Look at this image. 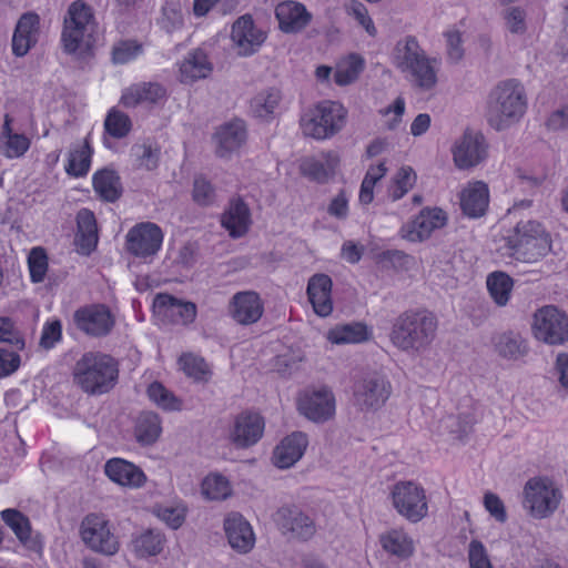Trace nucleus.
Segmentation results:
<instances>
[{"label": "nucleus", "mask_w": 568, "mask_h": 568, "mask_svg": "<svg viewBox=\"0 0 568 568\" xmlns=\"http://www.w3.org/2000/svg\"><path fill=\"white\" fill-rule=\"evenodd\" d=\"M332 286V280L326 274H315L308 280V300L318 316H328L333 311Z\"/></svg>", "instance_id": "obj_25"}, {"label": "nucleus", "mask_w": 568, "mask_h": 568, "mask_svg": "<svg viewBox=\"0 0 568 568\" xmlns=\"http://www.w3.org/2000/svg\"><path fill=\"white\" fill-rule=\"evenodd\" d=\"M337 165V158L327 154L325 161L315 158H306L301 162L300 169L303 175L318 183L328 181L334 174Z\"/></svg>", "instance_id": "obj_41"}, {"label": "nucleus", "mask_w": 568, "mask_h": 568, "mask_svg": "<svg viewBox=\"0 0 568 568\" xmlns=\"http://www.w3.org/2000/svg\"><path fill=\"white\" fill-rule=\"evenodd\" d=\"M275 16L280 29L286 33H293L304 29L311 21V14L298 2L285 1L277 4Z\"/></svg>", "instance_id": "obj_30"}, {"label": "nucleus", "mask_w": 568, "mask_h": 568, "mask_svg": "<svg viewBox=\"0 0 568 568\" xmlns=\"http://www.w3.org/2000/svg\"><path fill=\"white\" fill-rule=\"evenodd\" d=\"M224 530L230 546L240 554L248 552L255 536L250 523L239 513H231L224 519Z\"/></svg>", "instance_id": "obj_22"}, {"label": "nucleus", "mask_w": 568, "mask_h": 568, "mask_svg": "<svg viewBox=\"0 0 568 568\" xmlns=\"http://www.w3.org/2000/svg\"><path fill=\"white\" fill-rule=\"evenodd\" d=\"M468 560L470 568H493L484 544L471 540L468 547Z\"/></svg>", "instance_id": "obj_63"}, {"label": "nucleus", "mask_w": 568, "mask_h": 568, "mask_svg": "<svg viewBox=\"0 0 568 568\" xmlns=\"http://www.w3.org/2000/svg\"><path fill=\"white\" fill-rule=\"evenodd\" d=\"M29 148L30 140L24 134H10L7 138L2 154L9 159L20 158Z\"/></svg>", "instance_id": "obj_60"}, {"label": "nucleus", "mask_w": 568, "mask_h": 568, "mask_svg": "<svg viewBox=\"0 0 568 568\" xmlns=\"http://www.w3.org/2000/svg\"><path fill=\"white\" fill-rule=\"evenodd\" d=\"M162 432L161 419L156 413L142 412L135 424V437L142 445L154 444Z\"/></svg>", "instance_id": "obj_42"}, {"label": "nucleus", "mask_w": 568, "mask_h": 568, "mask_svg": "<svg viewBox=\"0 0 568 568\" xmlns=\"http://www.w3.org/2000/svg\"><path fill=\"white\" fill-rule=\"evenodd\" d=\"M489 204V190L481 181L469 183L460 193V207L471 219L485 215Z\"/></svg>", "instance_id": "obj_28"}, {"label": "nucleus", "mask_w": 568, "mask_h": 568, "mask_svg": "<svg viewBox=\"0 0 568 568\" xmlns=\"http://www.w3.org/2000/svg\"><path fill=\"white\" fill-rule=\"evenodd\" d=\"M307 444L304 433L295 432L286 436L274 449L273 464L282 469L292 467L302 458Z\"/></svg>", "instance_id": "obj_24"}, {"label": "nucleus", "mask_w": 568, "mask_h": 568, "mask_svg": "<svg viewBox=\"0 0 568 568\" xmlns=\"http://www.w3.org/2000/svg\"><path fill=\"white\" fill-rule=\"evenodd\" d=\"M436 60L427 57L426 52L422 51V57H416L412 61V67L400 70L402 73L409 75L410 82L418 89L424 91L432 90L437 83V70L433 63Z\"/></svg>", "instance_id": "obj_35"}, {"label": "nucleus", "mask_w": 568, "mask_h": 568, "mask_svg": "<svg viewBox=\"0 0 568 568\" xmlns=\"http://www.w3.org/2000/svg\"><path fill=\"white\" fill-rule=\"evenodd\" d=\"M487 156V145L483 134L466 130L453 148L456 166L462 170L478 165Z\"/></svg>", "instance_id": "obj_15"}, {"label": "nucleus", "mask_w": 568, "mask_h": 568, "mask_svg": "<svg viewBox=\"0 0 568 568\" xmlns=\"http://www.w3.org/2000/svg\"><path fill=\"white\" fill-rule=\"evenodd\" d=\"M390 498L396 511L410 523H418L427 516L428 505L425 489L415 481L396 483L390 490Z\"/></svg>", "instance_id": "obj_8"}, {"label": "nucleus", "mask_w": 568, "mask_h": 568, "mask_svg": "<svg viewBox=\"0 0 568 568\" xmlns=\"http://www.w3.org/2000/svg\"><path fill=\"white\" fill-rule=\"evenodd\" d=\"M231 38L242 55H251L265 41V33L254 26L251 16L240 17L232 27Z\"/></svg>", "instance_id": "obj_20"}, {"label": "nucleus", "mask_w": 568, "mask_h": 568, "mask_svg": "<svg viewBox=\"0 0 568 568\" xmlns=\"http://www.w3.org/2000/svg\"><path fill=\"white\" fill-rule=\"evenodd\" d=\"M346 111L342 104L323 101L308 110L301 119V128L306 136L324 140L336 134L344 126Z\"/></svg>", "instance_id": "obj_6"}, {"label": "nucleus", "mask_w": 568, "mask_h": 568, "mask_svg": "<svg viewBox=\"0 0 568 568\" xmlns=\"http://www.w3.org/2000/svg\"><path fill=\"white\" fill-rule=\"evenodd\" d=\"M230 316L240 325L256 323L263 315L264 305L254 291L235 293L229 303Z\"/></svg>", "instance_id": "obj_18"}, {"label": "nucleus", "mask_w": 568, "mask_h": 568, "mask_svg": "<svg viewBox=\"0 0 568 568\" xmlns=\"http://www.w3.org/2000/svg\"><path fill=\"white\" fill-rule=\"evenodd\" d=\"M495 349L499 356L508 361H518L529 352L526 339L520 334L514 332L500 334L496 338Z\"/></svg>", "instance_id": "obj_40"}, {"label": "nucleus", "mask_w": 568, "mask_h": 568, "mask_svg": "<svg viewBox=\"0 0 568 568\" xmlns=\"http://www.w3.org/2000/svg\"><path fill=\"white\" fill-rule=\"evenodd\" d=\"M281 92L270 89L258 93L251 102L252 112L256 118L267 119L272 115L281 101Z\"/></svg>", "instance_id": "obj_49"}, {"label": "nucleus", "mask_w": 568, "mask_h": 568, "mask_svg": "<svg viewBox=\"0 0 568 568\" xmlns=\"http://www.w3.org/2000/svg\"><path fill=\"white\" fill-rule=\"evenodd\" d=\"M40 34V17L36 12L23 13L12 36V52L17 57L26 55L36 45Z\"/></svg>", "instance_id": "obj_19"}, {"label": "nucleus", "mask_w": 568, "mask_h": 568, "mask_svg": "<svg viewBox=\"0 0 568 568\" xmlns=\"http://www.w3.org/2000/svg\"><path fill=\"white\" fill-rule=\"evenodd\" d=\"M179 363L184 374L194 381L207 382L210 378L211 371L202 357L184 354L180 357Z\"/></svg>", "instance_id": "obj_50"}, {"label": "nucleus", "mask_w": 568, "mask_h": 568, "mask_svg": "<svg viewBox=\"0 0 568 568\" xmlns=\"http://www.w3.org/2000/svg\"><path fill=\"white\" fill-rule=\"evenodd\" d=\"M82 541L93 551L113 556L119 551L120 542L111 531L109 520L97 514L87 515L80 526Z\"/></svg>", "instance_id": "obj_10"}, {"label": "nucleus", "mask_w": 568, "mask_h": 568, "mask_svg": "<svg viewBox=\"0 0 568 568\" xmlns=\"http://www.w3.org/2000/svg\"><path fill=\"white\" fill-rule=\"evenodd\" d=\"M154 307L176 324L186 325L196 317V305L194 303L181 301L165 293L155 296Z\"/></svg>", "instance_id": "obj_26"}, {"label": "nucleus", "mask_w": 568, "mask_h": 568, "mask_svg": "<svg viewBox=\"0 0 568 568\" xmlns=\"http://www.w3.org/2000/svg\"><path fill=\"white\" fill-rule=\"evenodd\" d=\"M28 266L32 283H41L44 281L48 271V255L43 247H33L28 256Z\"/></svg>", "instance_id": "obj_57"}, {"label": "nucleus", "mask_w": 568, "mask_h": 568, "mask_svg": "<svg viewBox=\"0 0 568 568\" xmlns=\"http://www.w3.org/2000/svg\"><path fill=\"white\" fill-rule=\"evenodd\" d=\"M104 471L112 481L125 487L139 488L146 480V476L140 467L122 458L108 460Z\"/></svg>", "instance_id": "obj_27"}, {"label": "nucleus", "mask_w": 568, "mask_h": 568, "mask_svg": "<svg viewBox=\"0 0 568 568\" xmlns=\"http://www.w3.org/2000/svg\"><path fill=\"white\" fill-rule=\"evenodd\" d=\"M73 382L85 394L100 396L111 392L119 379V363L111 355L87 352L74 364Z\"/></svg>", "instance_id": "obj_1"}, {"label": "nucleus", "mask_w": 568, "mask_h": 568, "mask_svg": "<svg viewBox=\"0 0 568 568\" xmlns=\"http://www.w3.org/2000/svg\"><path fill=\"white\" fill-rule=\"evenodd\" d=\"M77 328L88 336L102 337L114 326V317L110 310L102 304L80 307L73 314Z\"/></svg>", "instance_id": "obj_13"}, {"label": "nucleus", "mask_w": 568, "mask_h": 568, "mask_svg": "<svg viewBox=\"0 0 568 568\" xmlns=\"http://www.w3.org/2000/svg\"><path fill=\"white\" fill-rule=\"evenodd\" d=\"M507 245L518 258L532 263L550 252L551 237L539 222L520 221L507 237Z\"/></svg>", "instance_id": "obj_5"}, {"label": "nucleus", "mask_w": 568, "mask_h": 568, "mask_svg": "<svg viewBox=\"0 0 568 568\" xmlns=\"http://www.w3.org/2000/svg\"><path fill=\"white\" fill-rule=\"evenodd\" d=\"M436 60L427 57L426 52L422 51V57H416L412 61V67L400 70L402 73L409 75L410 82L418 89L424 91L432 90L437 83V70L433 63Z\"/></svg>", "instance_id": "obj_33"}, {"label": "nucleus", "mask_w": 568, "mask_h": 568, "mask_svg": "<svg viewBox=\"0 0 568 568\" xmlns=\"http://www.w3.org/2000/svg\"><path fill=\"white\" fill-rule=\"evenodd\" d=\"M215 191L212 184L203 176L194 179L193 200L201 206H209L214 202Z\"/></svg>", "instance_id": "obj_59"}, {"label": "nucleus", "mask_w": 568, "mask_h": 568, "mask_svg": "<svg viewBox=\"0 0 568 568\" xmlns=\"http://www.w3.org/2000/svg\"><path fill=\"white\" fill-rule=\"evenodd\" d=\"M422 47L417 39L413 36H407L397 41L393 50V64L399 71L412 67V61L416 57H422Z\"/></svg>", "instance_id": "obj_45"}, {"label": "nucleus", "mask_w": 568, "mask_h": 568, "mask_svg": "<svg viewBox=\"0 0 568 568\" xmlns=\"http://www.w3.org/2000/svg\"><path fill=\"white\" fill-rule=\"evenodd\" d=\"M298 410L310 420L322 423L335 413V398L328 388L305 392L298 400Z\"/></svg>", "instance_id": "obj_17"}, {"label": "nucleus", "mask_w": 568, "mask_h": 568, "mask_svg": "<svg viewBox=\"0 0 568 568\" xmlns=\"http://www.w3.org/2000/svg\"><path fill=\"white\" fill-rule=\"evenodd\" d=\"M231 493L229 480L222 475H209L202 481V494L211 500L225 499Z\"/></svg>", "instance_id": "obj_54"}, {"label": "nucleus", "mask_w": 568, "mask_h": 568, "mask_svg": "<svg viewBox=\"0 0 568 568\" xmlns=\"http://www.w3.org/2000/svg\"><path fill=\"white\" fill-rule=\"evenodd\" d=\"M363 68V59L359 55L352 54L344 63L337 65L334 80L338 85H347L358 78Z\"/></svg>", "instance_id": "obj_53"}, {"label": "nucleus", "mask_w": 568, "mask_h": 568, "mask_svg": "<svg viewBox=\"0 0 568 568\" xmlns=\"http://www.w3.org/2000/svg\"><path fill=\"white\" fill-rule=\"evenodd\" d=\"M437 317L426 310L406 311L394 321L390 341L399 349L419 352L435 338Z\"/></svg>", "instance_id": "obj_2"}, {"label": "nucleus", "mask_w": 568, "mask_h": 568, "mask_svg": "<svg viewBox=\"0 0 568 568\" xmlns=\"http://www.w3.org/2000/svg\"><path fill=\"white\" fill-rule=\"evenodd\" d=\"M213 67L203 49H195L183 60L180 72L183 82H194L210 75Z\"/></svg>", "instance_id": "obj_37"}, {"label": "nucleus", "mask_w": 568, "mask_h": 568, "mask_svg": "<svg viewBox=\"0 0 568 568\" xmlns=\"http://www.w3.org/2000/svg\"><path fill=\"white\" fill-rule=\"evenodd\" d=\"M532 333L546 344L561 345L568 341V316L556 306H544L534 315Z\"/></svg>", "instance_id": "obj_11"}, {"label": "nucleus", "mask_w": 568, "mask_h": 568, "mask_svg": "<svg viewBox=\"0 0 568 568\" xmlns=\"http://www.w3.org/2000/svg\"><path fill=\"white\" fill-rule=\"evenodd\" d=\"M163 232L152 222H142L131 227L125 236V248L135 257L151 261L160 251Z\"/></svg>", "instance_id": "obj_12"}, {"label": "nucleus", "mask_w": 568, "mask_h": 568, "mask_svg": "<svg viewBox=\"0 0 568 568\" xmlns=\"http://www.w3.org/2000/svg\"><path fill=\"white\" fill-rule=\"evenodd\" d=\"M475 419L470 414L450 415L445 418V427L449 429L456 438L463 439L471 430Z\"/></svg>", "instance_id": "obj_58"}, {"label": "nucleus", "mask_w": 568, "mask_h": 568, "mask_svg": "<svg viewBox=\"0 0 568 568\" xmlns=\"http://www.w3.org/2000/svg\"><path fill=\"white\" fill-rule=\"evenodd\" d=\"M417 175L410 166L400 168L393 179L388 195L393 201L402 199L416 183Z\"/></svg>", "instance_id": "obj_51"}, {"label": "nucleus", "mask_w": 568, "mask_h": 568, "mask_svg": "<svg viewBox=\"0 0 568 568\" xmlns=\"http://www.w3.org/2000/svg\"><path fill=\"white\" fill-rule=\"evenodd\" d=\"M131 156L139 169L151 171L159 164L160 149L150 143H138L131 148Z\"/></svg>", "instance_id": "obj_52"}, {"label": "nucleus", "mask_w": 568, "mask_h": 568, "mask_svg": "<svg viewBox=\"0 0 568 568\" xmlns=\"http://www.w3.org/2000/svg\"><path fill=\"white\" fill-rule=\"evenodd\" d=\"M166 90L155 82H143L133 84L125 89L121 97V103L125 108H135L139 104H154L163 100Z\"/></svg>", "instance_id": "obj_31"}, {"label": "nucleus", "mask_w": 568, "mask_h": 568, "mask_svg": "<svg viewBox=\"0 0 568 568\" xmlns=\"http://www.w3.org/2000/svg\"><path fill=\"white\" fill-rule=\"evenodd\" d=\"M561 493L547 477L530 478L524 487V508L538 519L547 518L558 508Z\"/></svg>", "instance_id": "obj_7"}, {"label": "nucleus", "mask_w": 568, "mask_h": 568, "mask_svg": "<svg viewBox=\"0 0 568 568\" xmlns=\"http://www.w3.org/2000/svg\"><path fill=\"white\" fill-rule=\"evenodd\" d=\"M146 393L149 398L163 410L174 412L182 409V400L159 382L151 383Z\"/></svg>", "instance_id": "obj_48"}, {"label": "nucleus", "mask_w": 568, "mask_h": 568, "mask_svg": "<svg viewBox=\"0 0 568 568\" xmlns=\"http://www.w3.org/2000/svg\"><path fill=\"white\" fill-rule=\"evenodd\" d=\"M131 125L130 118L118 110H111L104 120L105 131L115 139L126 136L131 130Z\"/></svg>", "instance_id": "obj_55"}, {"label": "nucleus", "mask_w": 568, "mask_h": 568, "mask_svg": "<svg viewBox=\"0 0 568 568\" xmlns=\"http://www.w3.org/2000/svg\"><path fill=\"white\" fill-rule=\"evenodd\" d=\"M95 23L92 9L81 0L72 2L64 17L61 40L67 53H88L94 43Z\"/></svg>", "instance_id": "obj_4"}, {"label": "nucleus", "mask_w": 568, "mask_h": 568, "mask_svg": "<svg viewBox=\"0 0 568 568\" xmlns=\"http://www.w3.org/2000/svg\"><path fill=\"white\" fill-rule=\"evenodd\" d=\"M445 224L446 215L443 210L425 209L407 225L405 237L412 242H422Z\"/></svg>", "instance_id": "obj_23"}, {"label": "nucleus", "mask_w": 568, "mask_h": 568, "mask_svg": "<svg viewBox=\"0 0 568 568\" xmlns=\"http://www.w3.org/2000/svg\"><path fill=\"white\" fill-rule=\"evenodd\" d=\"M371 331L364 323L352 322L339 324L332 327L327 334V339L333 344H355L363 343L371 338Z\"/></svg>", "instance_id": "obj_38"}, {"label": "nucleus", "mask_w": 568, "mask_h": 568, "mask_svg": "<svg viewBox=\"0 0 568 568\" xmlns=\"http://www.w3.org/2000/svg\"><path fill=\"white\" fill-rule=\"evenodd\" d=\"M436 60L427 57L426 52L422 51V57H416L412 61V67L400 70L402 73L409 75L410 82L418 89L424 91L432 90L437 83V70L433 63Z\"/></svg>", "instance_id": "obj_32"}, {"label": "nucleus", "mask_w": 568, "mask_h": 568, "mask_svg": "<svg viewBox=\"0 0 568 568\" xmlns=\"http://www.w3.org/2000/svg\"><path fill=\"white\" fill-rule=\"evenodd\" d=\"M392 394L388 379L378 373H369L356 381L353 387V403L361 412L381 409Z\"/></svg>", "instance_id": "obj_9"}, {"label": "nucleus", "mask_w": 568, "mask_h": 568, "mask_svg": "<svg viewBox=\"0 0 568 568\" xmlns=\"http://www.w3.org/2000/svg\"><path fill=\"white\" fill-rule=\"evenodd\" d=\"M75 243L82 254L89 255L98 244L97 220L92 211L82 209L77 214Z\"/></svg>", "instance_id": "obj_36"}, {"label": "nucleus", "mask_w": 568, "mask_h": 568, "mask_svg": "<svg viewBox=\"0 0 568 568\" xmlns=\"http://www.w3.org/2000/svg\"><path fill=\"white\" fill-rule=\"evenodd\" d=\"M327 213L337 220L347 219L348 195L345 190H339V192L335 196H333L327 206Z\"/></svg>", "instance_id": "obj_64"}, {"label": "nucleus", "mask_w": 568, "mask_h": 568, "mask_svg": "<svg viewBox=\"0 0 568 568\" xmlns=\"http://www.w3.org/2000/svg\"><path fill=\"white\" fill-rule=\"evenodd\" d=\"M504 19L507 29L514 34H523L526 32V12L519 7H511L504 11Z\"/></svg>", "instance_id": "obj_62"}, {"label": "nucleus", "mask_w": 568, "mask_h": 568, "mask_svg": "<svg viewBox=\"0 0 568 568\" xmlns=\"http://www.w3.org/2000/svg\"><path fill=\"white\" fill-rule=\"evenodd\" d=\"M276 523L284 536L298 541L310 540L317 530L315 520L295 506L280 508Z\"/></svg>", "instance_id": "obj_14"}, {"label": "nucleus", "mask_w": 568, "mask_h": 568, "mask_svg": "<svg viewBox=\"0 0 568 568\" xmlns=\"http://www.w3.org/2000/svg\"><path fill=\"white\" fill-rule=\"evenodd\" d=\"M1 517L22 542H26L30 538L31 527L29 519L20 511L6 509L1 511Z\"/></svg>", "instance_id": "obj_56"}, {"label": "nucleus", "mask_w": 568, "mask_h": 568, "mask_svg": "<svg viewBox=\"0 0 568 568\" xmlns=\"http://www.w3.org/2000/svg\"><path fill=\"white\" fill-rule=\"evenodd\" d=\"M164 536L156 529H148L132 540L133 550L140 558L159 555L164 545Z\"/></svg>", "instance_id": "obj_46"}, {"label": "nucleus", "mask_w": 568, "mask_h": 568, "mask_svg": "<svg viewBox=\"0 0 568 568\" xmlns=\"http://www.w3.org/2000/svg\"><path fill=\"white\" fill-rule=\"evenodd\" d=\"M222 226L233 239L245 235L251 224V213L246 203L237 197L231 200L227 210L222 214Z\"/></svg>", "instance_id": "obj_29"}, {"label": "nucleus", "mask_w": 568, "mask_h": 568, "mask_svg": "<svg viewBox=\"0 0 568 568\" xmlns=\"http://www.w3.org/2000/svg\"><path fill=\"white\" fill-rule=\"evenodd\" d=\"M486 286L490 297L498 306L507 305L514 287V281L507 273L496 271L488 274Z\"/></svg>", "instance_id": "obj_43"}, {"label": "nucleus", "mask_w": 568, "mask_h": 568, "mask_svg": "<svg viewBox=\"0 0 568 568\" xmlns=\"http://www.w3.org/2000/svg\"><path fill=\"white\" fill-rule=\"evenodd\" d=\"M383 548L399 558L413 555V540L403 530H390L381 537Z\"/></svg>", "instance_id": "obj_47"}, {"label": "nucleus", "mask_w": 568, "mask_h": 568, "mask_svg": "<svg viewBox=\"0 0 568 568\" xmlns=\"http://www.w3.org/2000/svg\"><path fill=\"white\" fill-rule=\"evenodd\" d=\"M91 156L92 149L88 139L81 144L73 145L65 166L67 173L75 178L84 176L90 170Z\"/></svg>", "instance_id": "obj_44"}, {"label": "nucleus", "mask_w": 568, "mask_h": 568, "mask_svg": "<svg viewBox=\"0 0 568 568\" xmlns=\"http://www.w3.org/2000/svg\"><path fill=\"white\" fill-rule=\"evenodd\" d=\"M436 60L427 57L426 52L422 51V57H416L412 61V67L400 70L402 73L409 75L410 82L418 89L424 91L432 90L437 83V70L433 63Z\"/></svg>", "instance_id": "obj_34"}, {"label": "nucleus", "mask_w": 568, "mask_h": 568, "mask_svg": "<svg viewBox=\"0 0 568 568\" xmlns=\"http://www.w3.org/2000/svg\"><path fill=\"white\" fill-rule=\"evenodd\" d=\"M93 189L95 193L106 202H115L122 194L120 178L115 171L102 169L93 175Z\"/></svg>", "instance_id": "obj_39"}, {"label": "nucleus", "mask_w": 568, "mask_h": 568, "mask_svg": "<svg viewBox=\"0 0 568 568\" xmlns=\"http://www.w3.org/2000/svg\"><path fill=\"white\" fill-rule=\"evenodd\" d=\"M526 106L523 85L514 79L506 80L490 92L486 118L491 128L503 131L519 121Z\"/></svg>", "instance_id": "obj_3"}, {"label": "nucleus", "mask_w": 568, "mask_h": 568, "mask_svg": "<svg viewBox=\"0 0 568 568\" xmlns=\"http://www.w3.org/2000/svg\"><path fill=\"white\" fill-rule=\"evenodd\" d=\"M263 432V418L258 414L243 412L234 417L229 439L237 448H247L261 439Z\"/></svg>", "instance_id": "obj_16"}, {"label": "nucleus", "mask_w": 568, "mask_h": 568, "mask_svg": "<svg viewBox=\"0 0 568 568\" xmlns=\"http://www.w3.org/2000/svg\"><path fill=\"white\" fill-rule=\"evenodd\" d=\"M142 52V47L135 41H122L114 45L112 59L114 63L124 64Z\"/></svg>", "instance_id": "obj_61"}, {"label": "nucleus", "mask_w": 568, "mask_h": 568, "mask_svg": "<svg viewBox=\"0 0 568 568\" xmlns=\"http://www.w3.org/2000/svg\"><path fill=\"white\" fill-rule=\"evenodd\" d=\"M219 158H230L246 141V128L242 120H233L221 125L213 136Z\"/></svg>", "instance_id": "obj_21"}]
</instances>
